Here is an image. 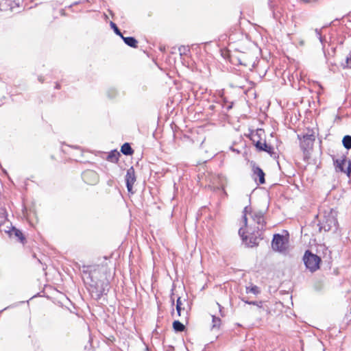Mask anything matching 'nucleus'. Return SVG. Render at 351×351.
<instances>
[{
  "mask_svg": "<svg viewBox=\"0 0 351 351\" xmlns=\"http://www.w3.org/2000/svg\"><path fill=\"white\" fill-rule=\"evenodd\" d=\"M315 32H316L317 36L319 37V39L320 40V41L322 42V36H321L320 31L316 29H315Z\"/></svg>",
  "mask_w": 351,
  "mask_h": 351,
  "instance_id": "nucleus-30",
  "label": "nucleus"
},
{
  "mask_svg": "<svg viewBox=\"0 0 351 351\" xmlns=\"http://www.w3.org/2000/svg\"><path fill=\"white\" fill-rule=\"evenodd\" d=\"M110 25H111L112 28H113L116 34L120 36L121 37V36H123L115 23H114L113 22H111Z\"/></svg>",
  "mask_w": 351,
  "mask_h": 351,
  "instance_id": "nucleus-25",
  "label": "nucleus"
},
{
  "mask_svg": "<svg viewBox=\"0 0 351 351\" xmlns=\"http://www.w3.org/2000/svg\"><path fill=\"white\" fill-rule=\"evenodd\" d=\"M243 301L245 302L247 304V302H249L248 300H244L243 299Z\"/></svg>",
  "mask_w": 351,
  "mask_h": 351,
  "instance_id": "nucleus-31",
  "label": "nucleus"
},
{
  "mask_svg": "<svg viewBox=\"0 0 351 351\" xmlns=\"http://www.w3.org/2000/svg\"><path fill=\"white\" fill-rule=\"evenodd\" d=\"M246 293H252L254 295H257L260 293V289L257 286L252 285L250 287H246Z\"/></svg>",
  "mask_w": 351,
  "mask_h": 351,
  "instance_id": "nucleus-20",
  "label": "nucleus"
},
{
  "mask_svg": "<svg viewBox=\"0 0 351 351\" xmlns=\"http://www.w3.org/2000/svg\"><path fill=\"white\" fill-rule=\"evenodd\" d=\"M250 215L252 220L257 223L256 228L257 229V234L260 237L261 234H259V231L264 230L266 223L264 217V213L261 210H254L250 213Z\"/></svg>",
  "mask_w": 351,
  "mask_h": 351,
  "instance_id": "nucleus-4",
  "label": "nucleus"
},
{
  "mask_svg": "<svg viewBox=\"0 0 351 351\" xmlns=\"http://www.w3.org/2000/svg\"><path fill=\"white\" fill-rule=\"evenodd\" d=\"M271 247L274 251L279 252H285L288 247V238L280 234L274 235Z\"/></svg>",
  "mask_w": 351,
  "mask_h": 351,
  "instance_id": "nucleus-3",
  "label": "nucleus"
},
{
  "mask_svg": "<svg viewBox=\"0 0 351 351\" xmlns=\"http://www.w3.org/2000/svg\"><path fill=\"white\" fill-rule=\"evenodd\" d=\"M315 141V137L313 134H305L302 136L300 143V147L302 149H306L310 145Z\"/></svg>",
  "mask_w": 351,
  "mask_h": 351,
  "instance_id": "nucleus-11",
  "label": "nucleus"
},
{
  "mask_svg": "<svg viewBox=\"0 0 351 351\" xmlns=\"http://www.w3.org/2000/svg\"><path fill=\"white\" fill-rule=\"evenodd\" d=\"M222 321L220 317L215 315H212V325L210 330L213 331H219L221 328Z\"/></svg>",
  "mask_w": 351,
  "mask_h": 351,
  "instance_id": "nucleus-13",
  "label": "nucleus"
},
{
  "mask_svg": "<svg viewBox=\"0 0 351 351\" xmlns=\"http://www.w3.org/2000/svg\"><path fill=\"white\" fill-rule=\"evenodd\" d=\"M120 156V153L117 150H113L109 153L107 157V160L112 162H117Z\"/></svg>",
  "mask_w": 351,
  "mask_h": 351,
  "instance_id": "nucleus-16",
  "label": "nucleus"
},
{
  "mask_svg": "<svg viewBox=\"0 0 351 351\" xmlns=\"http://www.w3.org/2000/svg\"><path fill=\"white\" fill-rule=\"evenodd\" d=\"M182 300L180 298H178L176 301V310L179 316L181 315L182 311H184V308H182Z\"/></svg>",
  "mask_w": 351,
  "mask_h": 351,
  "instance_id": "nucleus-22",
  "label": "nucleus"
},
{
  "mask_svg": "<svg viewBox=\"0 0 351 351\" xmlns=\"http://www.w3.org/2000/svg\"><path fill=\"white\" fill-rule=\"evenodd\" d=\"M258 132H263V131L261 130H260L259 131H257L256 134H253L252 135V138H251V140L252 141V143H254V141H261L259 138H260V134Z\"/></svg>",
  "mask_w": 351,
  "mask_h": 351,
  "instance_id": "nucleus-24",
  "label": "nucleus"
},
{
  "mask_svg": "<svg viewBox=\"0 0 351 351\" xmlns=\"http://www.w3.org/2000/svg\"><path fill=\"white\" fill-rule=\"evenodd\" d=\"M56 88H59V84H56Z\"/></svg>",
  "mask_w": 351,
  "mask_h": 351,
  "instance_id": "nucleus-32",
  "label": "nucleus"
},
{
  "mask_svg": "<svg viewBox=\"0 0 351 351\" xmlns=\"http://www.w3.org/2000/svg\"><path fill=\"white\" fill-rule=\"evenodd\" d=\"M337 220L334 217H329L328 219H326L325 223H322V226L320 227L321 229H324L325 231H330L332 228H337Z\"/></svg>",
  "mask_w": 351,
  "mask_h": 351,
  "instance_id": "nucleus-10",
  "label": "nucleus"
},
{
  "mask_svg": "<svg viewBox=\"0 0 351 351\" xmlns=\"http://www.w3.org/2000/svg\"><path fill=\"white\" fill-rule=\"evenodd\" d=\"M342 143L345 148L350 149L351 148V136H345L343 138Z\"/></svg>",
  "mask_w": 351,
  "mask_h": 351,
  "instance_id": "nucleus-19",
  "label": "nucleus"
},
{
  "mask_svg": "<svg viewBox=\"0 0 351 351\" xmlns=\"http://www.w3.org/2000/svg\"><path fill=\"white\" fill-rule=\"evenodd\" d=\"M8 233L10 234V236H15V237H16L18 240L21 243H23L25 239V237H23V233L19 230L16 229L14 227H12V229L10 231H8Z\"/></svg>",
  "mask_w": 351,
  "mask_h": 351,
  "instance_id": "nucleus-14",
  "label": "nucleus"
},
{
  "mask_svg": "<svg viewBox=\"0 0 351 351\" xmlns=\"http://www.w3.org/2000/svg\"><path fill=\"white\" fill-rule=\"evenodd\" d=\"M346 165H347V167L346 168V173L348 177H350V173H351V160H348L347 158H346Z\"/></svg>",
  "mask_w": 351,
  "mask_h": 351,
  "instance_id": "nucleus-23",
  "label": "nucleus"
},
{
  "mask_svg": "<svg viewBox=\"0 0 351 351\" xmlns=\"http://www.w3.org/2000/svg\"><path fill=\"white\" fill-rule=\"evenodd\" d=\"M136 180L135 171L133 167H131L127 170V173L125 175V182L128 191L132 194L134 193L132 189L133 185Z\"/></svg>",
  "mask_w": 351,
  "mask_h": 351,
  "instance_id": "nucleus-6",
  "label": "nucleus"
},
{
  "mask_svg": "<svg viewBox=\"0 0 351 351\" xmlns=\"http://www.w3.org/2000/svg\"><path fill=\"white\" fill-rule=\"evenodd\" d=\"M173 328L176 332H182L185 329L184 325L179 321L173 322Z\"/></svg>",
  "mask_w": 351,
  "mask_h": 351,
  "instance_id": "nucleus-18",
  "label": "nucleus"
},
{
  "mask_svg": "<svg viewBox=\"0 0 351 351\" xmlns=\"http://www.w3.org/2000/svg\"><path fill=\"white\" fill-rule=\"evenodd\" d=\"M245 232L244 229L243 228H241L239 230V234L242 237L243 240L245 241L247 246L253 247V246L258 245V237L256 236L255 237H250L249 238L250 241H249V242H247L248 237L245 236Z\"/></svg>",
  "mask_w": 351,
  "mask_h": 351,
  "instance_id": "nucleus-8",
  "label": "nucleus"
},
{
  "mask_svg": "<svg viewBox=\"0 0 351 351\" xmlns=\"http://www.w3.org/2000/svg\"><path fill=\"white\" fill-rule=\"evenodd\" d=\"M247 304H253V305H256L257 306H258L259 308H261L262 307V302H247Z\"/></svg>",
  "mask_w": 351,
  "mask_h": 351,
  "instance_id": "nucleus-28",
  "label": "nucleus"
},
{
  "mask_svg": "<svg viewBox=\"0 0 351 351\" xmlns=\"http://www.w3.org/2000/svg\"><path fill=\"white\" fill-rule=\"evenodd\" d=\"M343 68L351 69V53L346 58V65L343 66Z\"/></svg>",
  "mask_w": 351,
  "mask_h": 351,
  "instance_id": "nucleus-26",
  "label": "nucleus"
},
{
  "mask_svg": "<svg viewBox=\"0 0 351 351\" xmlns=\"http://www.w3.org/2000/svg\"><path fill=\"white\" fill-rule=\"evenodd\" d=\"M252 177L255 180H256L257 178H258L259 184H262L265 183V173L259 167L256 166L255 164L252 165Z\"/></svg>",
  "mask_w": 351,
  "mask_h": 351,
  "instance_id": "nucleus-7",
  "label": "nucleus"
},
{
  "mask_svg": "<svg viewBox=\"0 0 351 351\" xmlns=\"http://www.w3.org/2000/svg\"><path fill=\"white\" fill-rule=\"evenodd\" d=\"M254 145L258 151H264L269 154H271L273 152L274 148L271 145H267L265 141H262L261 140H254Z\"/></svg>",
  "mask_w": 351,
  "mask_h": 351,
  "instance_id": "nucleus-9",
  "label": "nucleus"
},
{
  "mask_svg": "<svg viewBox=\"0 0 351 351\" xmlns=\"http://www.w3.org/2000/svg\"><path fill=\"white\" fill-rule=\"evenodd\" d=\"M7 220L6 211L4 208H0V226Z\"/></svg>",
  "mask_w": 351,
  "mask_h": 351,
  "instance_id": "nucleus-21",
  "label": "nucleus"
},
{
  "mask_svg": "<svg viewBox=\"0 0 351 351\" xmlns=\"http://www.w3.org/2000/svg\"><path fill=\"white\" fill-rule=\"evenodd\" d=\"M97 271H94L89 274L90 281L88 284V291L93 298L98 300L109 289V280L106 277L104 279H97Z\"/></svg>",
  "mask_w": 351,
  "mask_h": 351,
  "instance_id": "nucleus-1",
  "label": "nucleus"
},
{
  "mask_svg": "<svg viewBox=\"0 0 351 351\" xmlns=\"http://www.w3.org/2000/svg\"><path fill=\"white\" fill-rule=\"evenodd\" d=\"M82 178L86 183L90 185H94L99 181L98 174L93 170H86L82 173Z\"/></svg>",
  "mask_w": 351,
  "mask_h": 351,
  "instance_id": "nucleus-5",
  "label": "nucleus"
},
{
  "mask_svg": "<svg viewBox=\"0 0 351 351\" xmlns=\"http://www.w3.org/2000/svg\"><path fill=\"white\" fill-rule=\"evenodd\" d=\"M334 165L335 166V169L337 171H339L341 172L346 173V158L342 157L341 159H337L334 160Z\"/></svg>",
  "mask_w": 351,
  "mask_h": 351,
  "instance_id": "nucleus-12",
  "label": "nucleus"
},
{
  "mask_svg": "<svg viewBox=\"0 0 351 351\" xmlns=\"http://www.w3.org/2000/svg\"><path fill=\"white\" fill-rule=\"evenodd\" d=\"M303 261L307 269L311 271H315L319 267L321 258L309 250H306L303 256Z\"/></svg>",
  "mask_w": 351,
  "mask_h": 351,
  "instance_id": "nucleus-2",
  "label": "nucleus"
},
{
  "mask_svg": "<svg viewBox=\"0 0 351 351\" xmlns=\"http://www.w3.org/2000/svg\"><path fill=\"white\" fill-rule=\"evenodd\" d=\"M247 212V207H245L244 208V210H243L244 215H243V222H244V224H245V226H247V216H246Z\"/></svg>",
  "mask_w": 351,
  "mask_h": 351,
  "instance_id": "nucleus-27",
  "label": "nucleus"
},
{
  "mask_svg": "<svg viewBox=\"0 0 351 351\" xmlns=\"http://www.w3.org/2000/svg\"><path fill=\"white\" fill-rule=\"evenodd\" d=\"M217 305L219 306V313H220V315L221 317H224L225 316V313L223 311V307L219 304L217 303Z\"/></svg>",
  "mask_w": 351,
  "mask_h": 351,
  "instance_id": "nucleus-29",
  "label": "nucleus"
},
{
  "mask_svg": "<svg viewBox=\"0 0 351 351\" xmlns=\"http://www.w3.org/2000/svg\"><path fill=\"white\" fill-rule=\"evenodd\" d=\"M121 152L126 156H130L133 154L134 151L132 149L130 143H124L121 149Z\"/></svg>",
  "mask_w": 351,
  "mask_h": 351,
  "instance_id": "nucleus-17",
  "label": "nucleus"
},
{
  "mask_svg": "<svg viewBox=\"0 0 351 351\" xmlns=\"http://www.w3.org/2000/svg\"><path fill=\"white\" fill-rule=\"evenodd\" d=\"M121 38L127 45L134 48L137 47L138 42L134 37H124L121 36Z\"/></svg>",
  "mask_w": 351,
  "mask_h": 351,
  "instance_id": "nucleus-15",
  "label": "nucleus"
}]
</instances>
